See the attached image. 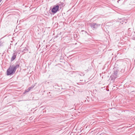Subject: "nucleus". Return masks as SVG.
Returning a JSON list of instances; mask_svg holds the SVG:
<instances>
[{"label": "nucleus", "mask_w": 135, "mask_h": 135, "mask_svg": "<svg viewBox=\"0 0 135 135\" xmlns=\"http://www.w3.org/2000/svg\"><path fill=\"white\" fill-rule=\"evenodd\" d=\"M130 29H131L130 28H129L128 29V34H130V33L131 32V30H130Z\"/></svg>", "instance_id": "obj_13"}, {"label": "nucleus", "mask_w": 135, "mask_h": 135, "mask_svg": "<svg viewBox=\"0 0 135 135\" xmlns=\"http://www.w3.org/2000/svg\"><path fill=\"white\" fill-rule=\"evenodd\" d=\"M11 66L16 71L17 69L18 68L19 66V64H17L15 65H12Z\"/></svg>", "instance_id": "obj_5"}, {"label": "nucleus", "mask_w": 135, "mask_h": 135, "mask_svg": "<svg viewBox=\"0 0 135 135\" xmlns=\"http://www.w3.org/2000/svg\"><path fill=\"white\" fill-rule=\"evenodd\" d=\"M16 56V55L15 53H14L13 54L12 56L11 59V61H13L15 59Z\"/></svg>", "instance_id": "obj_6"}, {"label": "nucleus", "mask_w": 135, "mask_h": 135, "mask_svg": "<svg viewBox=\"0 0 135 135\" xmlns=\"http://www.w3.org/2000/svg\"><path fill=\"white\" fill-rule=\"evenodd\" d=\"M2 0H0V3L1 2Z\"/></svg>", "instance_id": "obj_17"}, {"label": "nucleus", "mask_w": 135, "mask_h": 135, "mask_svg": "<svg viewBox=\"0 0 135 135\" xmlns=\"http://www.w3.org/2000/svg\"><path fill=\"white\" fill-rule=\"evenodd\" d=\"M89 24L90 27L92 28L93 29L97 28L100 25V24H97L95 23H89Z\"/></svg>", "instance_id": "obj_2"}, {"label": "nucleus", "mask_w": 135, "mask_h": 135, "mask_svg": "<svg viewBox=\"0 0 135 135\" xmlns=\"http://www.w3.org/2000/svg\"><path fill=\"white\" fill-rule=\"evenodd\" d=\"M79 74L81 76H82V75L84 76V75H85L84 74L82 73H81V74Z\"/></svg>", "instance_id": "obj_16"}, {"label": "nucleus", "mask_w": 135, "mask_h": 135, "mask_svg": "<svg viewBox=\"0 0 135 135\" xmlns=\"http://www.w3.org/2000/svg\"><path fill=\"white\" fill-rule=\"evenodd\" d=\"M29 91L27 89L25 90L23 94H25L27 92H28Z\"/></svg>", "instance_id": "obj_9"}, {"label": "nucleus", "mask_w": 135, "mask_h": 135, "mask_svg": "<svg viewBox=\"0 0 135 135\" xmlns=\"http://www.w3.org/2000/svg\"><path fill=\"white\" fill-rule=\"evenodd\" d=\"M39 1V0H34V4H36V3Z\"/></svg>", "instance_id": "obj_12"}, {"label": "nucleus", "mask_w": 135, "mask_h": 135, "mask_svg": "<svg viewBox=\"0 0 135 135\" xmlns=\"http://www.w3.org/2000/svg\"><path fill=\"white\" fill-rule=\"evenodd\" d=\"M16 71L13 68L10 66L7 71V75L8 76L11 75H13L15 73Z\"/></svg>", "instance_id": "obj_1"}, {"label": "nucleus", "mask_w": 135, "mask_h": 135, "mask_svg": "<svg viewBox=\"0 0 135 135\" xmlns=\"http://www.w3.org/2000/svg\"><path fill=\"white\" fill-rule=\"evenodd\" d=\"M120 23H121V24H123L124 23H126V21L125 20H124L123 19H120Z\"/></svg>", "instance_id": "obj_7"}, {"label": "nucleus", "mask_w": 135, "mask_h": 135, "mask_svg": "<svg viewBox=\"0 0 135 135\" xmlns=\"http://www.w3.org/2000/svg\"><path fill=\"white\" fill-rule=\"evenodd\" d=\"M3 42H2L1 41H0V47L3 45Z\"/></svg>", "instance_id": "obj_14"}, {"label": "nucleus", "mask_w": 135, "mask_h": 135, "mask_svg": "<svg viewBox=\"0 0 135 135\" xmlns=\"http://www.w3.org/2000/svg\"><path fill=\"white\" fill-rule=\"evenodd\" d=\"M119 71V70L118 69L115 70L114 69V71L113 74V77H112V79H115L117 77V74Z\"/></svg>", "instance_id": "obj_4"}, {"label": "nucleus", "mask_w": 135, "mask_h": 135, "mask_svg": "<svg viewBox=\"0 0 135 135\" xmlns=\"http://www.w3.org/2000/svg\"><path fill=\"white\" fill-rule=\"evenodd\" d=\"M59 6L58 5L55 6L52 9V12L54 14L56 13L59 10Z\"/></svg>", "instance_id": "obj_3"}, {"label": "nucleus", "mask_w": 135, "mask_h": 135, "mask_svg": "<svg viewBox=\"0 0 135 135\" xmlns=\"http://www.w3.org/2000/svg\"><path fill=\"white\" fill-rule=\"evenodd\" d=\"M34 87V86H32L31 87H29L27 89L29 91L31 90V89H32Z\"/></svg>", "instance_id": "obj_11"}, {"label": "nucleus", "mask_w": 135, "mask_h": 135, "mask_svg": "<svg viewBox=\"0 0 135 135\" xmlns=\"http://www.w3.org/2000/svg\"><path fill=\"white\" fill-rule=\"evenodd\" d=\"M130 34H129V35H130Z\"/></svg>", "instance_id": "obj_18"}, {"label": "nucleus", "mask_w": 135, "mask_h": 135, "mask_svg": "<svg viewBox=\"0 0 135 135\" xmlns=\"http://www.w3.org/2000/svg\"><path fill=\"white\" fill-rule=\"evenodd\" d=\"M130 34H129V35H130Z\"/></svg>", "instance_id": "obj_19"}, {"label": "nucleus", "mask_w": 135, "mask_h": 135, "mask_svg": "<svg viewBox=\"0 0 135 135\" xmlns=\"http://www.w3.org/2000/svg\"><path fill=\"white\" fill-rule=\"evenodd\" d=\"M60 5L61 6H64V3H63L60 2Z\"/></svg>", "instance_id": "obj_15"}, {"label": "nucleus", "mask_w": 135, "mask_h": 135, "mask_svg": "<svg viewBox=\"0 0 135 135\" xmlns=\"http://www.w3.org/2000/svg\"><path fill=\"white\" fill-rule=\"evenodd\" d=\"M28 51V48L26 47H25L22 50V52H23V53H24L27 52Z\"/></svg>", "instance_id": "obj_8"}, {"label": "nucleus", "mask_w": 135, "mask_h": 135, "mask_svg": "<svg viewBox=\"0 0 135 135\" xmlns=\"http://www.w3.org/2000/svg\"><path fill=\"white\" fill-rule=\"evenodd\" d=\"M34 87V86H32L31 87H29L27 89L29 91L31 90V89H32Z\"/></svg>", "instance_id": "obj_10"}]
</instances>
